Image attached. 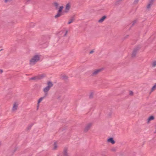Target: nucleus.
<instances>
[{
  "label": "nucleus",
  "instance_id": "obj_1",
  "mask_svg": "<svg viewBox=\"0 0 156 156\" xmlns=\"http://www.w3.org/2000/svg\"><path fill=\"white\" fill-rule=\"evenodd\" d=\"M40 56L36 55L33 56L30 60L29 64L30 65H34L40 59Z\"/></svg>",
  "mask_w": 156,
  "mask_h": 156
},
{
  "label": "nucleus",
  "instance_id": "obj_2",
  "mask_svg": "<svg viewBox=\"0 0 156 156\" xmlns=\"http://www.w3.org/2000/svg\"><path fill=\"white\" fill-rule=\"evenodd\" d=\"M47 84L48 86L43 89V91L44 93V95H45V96H47L48 92L50 90V88L53 85L51 81L48 82L47 83Z\"/></svg>",
  "mask_w": 156,
  "mask_h": 156
},
{
  "label": "nucleus",
  "instance_id": "obj_3",
  "mask_svg": "<svg viewBox=\"0 0 156 156\" xmlns=\"http://www.w3.org/2000/svg\"><path fill=\"white\" fill-rule=\"evenodd\" d=\"M141 48V47L139 45L134 48L131 55V56L132 58L135 57L137 53L139 51Z\"/></svg>",
  "mask_w": 156,
  "mask_h": 156
},
{
  "label": "nucleus",
  "instance_id": "obj_4",
  "mask_svg": "<svg viewBox=\"0 0 156 156\" xmlns=\"http://www.w3.org/2000/svg\"><path fill=\"white\" fill-rule=\"evenodd\" d=\"M103 69V68L97 69L92 72V73L90 75L91 76H95L97 75L99 73L101 72Z\"/></svg>",
  "mask_w": 156,
  "mask_h": 156
},
{
  "label": "nucleus",
  "instance_id": "obj_5",
  "mask_svg": "<svg viewBox=\"0 0 156 156\" xmlns=\"http://www.w3.org/2000/svg\"><path fill=\"white\" fill-rule=\"evenodd\" d=\"M63 8V6H62L59 7L58 10V11L57 14L55 16V18L60 17L63 15L62 10Z\"/></svg>",
  "mask_w": 156,
  "mask_h": 156
},
{
  "label": "nucleus",
  "instance_id": "obj_6",
  "mask_svg": "<svg viewBox=\"0 0 156 156\" xmlns=\"http://www.w3.org/2000/svg\"><path fill=\"white\" fill-rule=\"evenodd\" d=\"M92 126V124L91 123H90L87 124L84 128V132H87L90 129Z\"/></svg>",
  "mask_w": 156,
  "mask_h": 156
},
{
  "label": "nucleus",
  "instance_id": "obj_7",
  "mask_svg": "<svg viewBox=\"0 0 156 156\" xmlns=\"http://www.w3.org/2000/svg\"><path fill=\"white\" fill-rule=\"evenodd\" d=\"M112 113V108H110L108 109L107 111V116L108 118L111 117Z\"/></svg>",
  "mask_w": 156,
  "mask_h": 156
},
{
  "label": "nucleus",
  "instance_id": "obj_8",
  "mask_svg": "<svg viewBox=\"0 0 156 156\" xmlns=\"http://www.w3.org/2000/svg\"><path fill=\"white\" fill-rule=\"evenodd\" d=\"M18 106V104L16 102H14L13 104V106L12 108V111L15 112L17 109Z\"/></svg>",
  "mask_w": 156,
  "mask_h": 156
},
{
  "label": "nucleus",
  "instance_id": "obj_9",
  "mask_svg": "<svg viewBox=\"0 0 156 156\" xmlns=\"http://www.w3.org/2000/svg\"><path fill=\"white\" fill-rule=\"evenodd\" d=\"M107 142L110 143L112 144H114L115 143V142L112 137H110L108 138L107 140Z\"/></svg>",
  "mask_w": 156,
  "mask_h": 156
},
{
  "label": "nucleus",
  "instance_id": "obj_10",
  "mask_svg": "<svg viewBox=\"0 0 156 156\" xmlns=\"http://www.w3.org/2000/svg\"><path fill=\"white\" fill-rule=\"evenodd\" d=\"M47 96H45V95H44V96L43 97H42L41 98H40L38 100V102H37V104H38V105L37 106V109H38V107H39V105H38V104L39 103H40L41 101H42L44 99V98H45V97H46Z\"/></svg>",
  "mask_w": 156,
  "mask_h": 156
},
{
  "label": "nucleus",
  "instance_id": "obj_11",
  "mask_svg": "<svg viewBox=\"0 0 156 156\" xmlns=\"http://www.w3.org/2000/svg\"><path fill=\"white\" fill-rule=\"evenodd\" d=\"M63 155L64 156H69L68 153L67 152V149L66 148H65L63 152Z\"/></svg>",
  "mask_w": 156,
  "mask_h": 156
},
{
  "label": "nucleus",
  "instance_id": "obj_12",
  "mask_svg": "<svg viewBox=\"0 0 156 156\" xmlns=\"http://www.w3.org/2000/svg\"><path fill=\"white\" fill-rule=\"evenodd\" d=\"M106 18V16H102L99 20L98 21V22L99 23H102L105 20Z\"/></svg>",
  "mask_w": 156,
  "mask_h": 156
},
{
  "label": "nucleus",
  "instance_id": "obj_13",
  "mask_svg": "<svg viewBox=\"0 0 156 156\" xmlns=\"http://www.w3.org/2000/svg\"><path fill=\"white\" fill-rule=\"evenodd\" d=\"M154 119V117L153 116L151 115L147 119V122L148 123L150 121L153 120Z\"/></svg>",
  "mask_w": 156,
  "mask_h": 156
},
{
  "label": "nucleus",
  "instance_id": "obj_14",
  "mask_svg": "<svg viewBox=\"0 0 156 156\" xmlns=\"http://www.w3.org/2000/svg\"><path fill=\"white\" fill-rule=\"evenodd\" d=\"M75 19L74 17H72L71 19H69V21L68 23V24H69L72 23L74 20Z\"/></svg>",
  "mask_w": 156,
  "mask_h": 156
},
{
  "label": "nucleus",
  "instance_id": "obj_15",
  "mask_svg": "<svg viewBox=\"0 0 156 156\" xmlns=\"http://www.w3.org/2000/svg\"><path fill=\"white\" fill-rule=\"evenodd\" d=\"M70 4L68 3L66 5V10H69L70 9Z\"/></svg>",
  "mask_w": 156,
  "mask_h": 156
},
{
  "label": "nucleus",
  "instance_id": "obj_16",
  "mask_svg": "<svg viewBox=\"0 0 156 156\" xmlns=\"http://www.w3.org/2000/svg\"><path fill=\"white\" fill-rule=\"evenodd\" d=\"M68 77L67 76H66V75H63L62 76V79H63V80H66L67 79H68Z\"/></svg>",
  "mask_w": 156,
  "mask_h": 156
},
{
  "label": "nucleus",
  "instance_id": "obj_17",
  "mask_svg": "<svg viewBox=\"0 0 156 156\" xmlns=\"http://www.w3.org/2000/svg\"><path fill=\"white\" fill-rule=\"evenodd\" d=\"M30 80H38V77L37 76H35L34 77L31 78Z\"/></svg>",
  "mask_w": 156,
  "mask_h": 156
},
{
  "label": "nucleus",
  "instance_id": "obj_18",
  "mask_svg": "<svg viewBox=\"0 0 156 156\" xmlns=\"http://www.w3.org/2000/svg\"><path fill=\"white\" fill-rule=\"evenodd\" d=\"M156 89V83H155L154 85V86H153V87H152L151 89V91H153L154 90Z\"/></svg>",
  "mask_w": 156,
  "mask_h": 156
},
{
  "label": "nucleus",
  "instance_id": "obj_19",
  "mask_svg": "<svg viewBox=\"0 0 156 156\" xmlns=\"http://www.w3.org/2000/svg\"><path fill=\"white\" fill-rule=\"evenodd\" d=\"M53 5L57 9L58 6V4L57 2H55L53 3Z\"/></svg>",
  "mask_w": 156,
  "mask_h": 156
},
{
  "label": "nucleus",
  "instance_id": "obj_20",
  "mask_svg": "<svg viewBox=\"0 0 156 156\" xmlns=\"http://www.w3.org/2000/svg\"><path fill=\"white\" fill-rule=\"evenodd\" d=\"M117 148V147H113L112 148V149H111V150L113 152H115L116 151Z\"/></svg>",
  "mask_w": 156,
  "mask_h": 156
},
{
  "label": "nucleus",
  "instance_id": "obj_21",
  "mask_svg": "<svg viewBox=\"0 0 156 156\" xmlns=\"http://www.w3.org/2000/svg\"><path fill=\"white\" fill-rule=\"evenodd\" d=\"M37 77H38V80H40L44 77V76L43 75H41L37 76Z\"/></svg>",
  "mask_w": 156,
  "mask_h": 156
},
{
  "label": "nucleus",
  "instance_id": "obj_22",
  "mask_svg": "<svg viewBox=\"0 0 156 156\" xmlns=\"http://www.w3.org/2000/svg\"><path fill=\"white\" fill-rule=\"evenodd\" d=\"M54 147L53 149L55 150L57 147V144L56 142L54 143Z\"/></svg>",
  "mask_w": 156,
  "mask_h": 156
},
{
  "label": "nucleus",
  "instance_id": "obj_23",
  "mask_svg": "<svg viewBox=\"0 0 156 156\" xmlns=\"http://www.w3.org/2000/svg\"><path fill=\"white\" fill-rule=\"evenodd\" d=\"M137 22V20H134L133 22V23H132V27L134 25V24L136 23Z\"/></svg>",
  "mask_w": 156,
  "mask_h": 156
},
{
  "label": "nucleus",
  "instance_id": "obj_24",
  "mask_svg": "<svg viewBox=\"0 0 156 156\" xmlns=\"http://www.w3.org/2000/svg\"><path fill=\"white\" fill-rule=\"evenodd\" d=\"M32 125H33L32 124L29 125L27 127V129L28 130H30V129L31 128Z\"/></svg>",
  "mask_w": 156,
  "mask_h": 156
},
{
  "label": "nucleus",
  "instance_id": "obj_25",
  "mask_svg": "<svg viewBox=\"0 0 156 156\" xmlns=\"http://www.w3.org/2000/svg\"><path fill=\"white\" fill-rule=\"evenodd\" d=\"M154 0H150L149 3L152 5L153 4Z\"/></svg>",
  "mask_w": 156,
  "mask_h": 156
},
{
  "label": "nucleus",
  "instance_id": "obj_26",
  "mask_svg": "<svg viewBox=\"0 0 156 156\" xmlns=\"http://www.w3.org/2000/svg\"><path fill=\"white\" fill-rule=\"evenodd\" d=\"M156 66V61H154L152 64L153 67H155Z\"/></svg>",
  "mask_w": 156,
  "mask_h": 156
},
{
  "label": "nucleus",
  "instance_id": "obj_27",
  "mask_svg": "<svg viewBox=\"0 0 156 156\" xmlns=\"http://www.w3.org/2000/svg\"><path fill=\"white\" fill-rule=\"evenodd\" d=\"M94 94L93 93H91L89 95V98L90 99L92 98L93 97Z\"/></svg>",
  "mask_w": 156,
  "mask_h": 156
},
{
  "label": "nucleus",
  "instance_id": "obj_28",
  "mask_svg": "<svg viewBox=\"0 0 156 156\" xmlns=\"http://www.w3.org/2000/svg\"><path fill=\"white\" fill-rule=\"evenodd\" d=\"M68 30H66L65 31V33L64 34V35H63V37H66L67 36V34L68 33Z\"/></svg>",
  "mask_w": 156,
  "mask_h": 156
},
{
  "label": "nucleus",
  "instance_id": "obj_29",
  "mask_svg": "<svg viewBox=\"0 0 156 156\" xmlns=\"http://www.w3.org/2000/svg\"><path fill=\"white\" fill-rule=\"evenodd\" d=\"M139 0H134V1L133 2V4H137L139 2Z\"/></svg>",
  "mask_w": 156,
  "mask_h": 156
},
{
  "label": "nucleus",
  "instance_id": "obj_30",
  "mask_svg": "<svg viewBox=\"0 0 156 156\" xmlns=\"http://www.w3.org/2000/svg\"><path fill=\"white\" fill-rule=\"evenodd\" d=\"M152 5H151L150 4H148L147 5V9H150L151 7V6Z\"/></svg>",
  "mask_w": 156,
  "mask_h": 156
},
{
  "label": "nucleus",
  "instance_id": "obj_31",
  "mask_svg": "<svg viewBox=\"0 0 156 156\" xmlns=\"http://www.w3.org/2000/svg\"><path fill=\"white\" fill-rule=\"evenodd\" d=\"M129 36V35H127L126 36H125L123 38V40H125L126 39V38H128Z\"/></svg>",
  "mask_w": 156,
  "mask_h": 156
},
{
  "label": "nucleus",
  "instance_id": "obj_32",
  "mask_svg": "<svg viewBox=\"0 0 156 156\" xmlns=\"http://www.w3.org/2000/svg\"><path fill=\"white\" fill-rule=\"evenodd\" d=\"M133 92L131 91H129V95H133Z\"/></svg>",
  "mask_w": 156,
  "mask_h": 156
},
{
  "label": "nucleus",
  "instance_id": "obj_33",
  "mask_svg": "<svg viewBox=\"0 0 156 156\" xmlns=\"http://www.w3.org/2000/svg\"><path fill=\"white\" fill-rule=\"evenodd\" d=\"M94 51L93 50H92L90 52V54H91L93 53L94 52Z\"/></svg>",
  "mask_w": 156,
  "mask_h": 156
},
{
  "label": "nucleus",
  "instance_id": "obj_34",
  "mask_svg": "<svg viewBox=\"0 0 156 156\" xmlns=\"http://www.w3.org/2000/svg\"><path fill=\"white\" fill-rule=\"evenodd\" d=\"M26 0V4L28 3L30 1V0Z\"/></svg>",
  "mask_w": 156,
  "mask_h": 156
},
{
  "label": "nucleus",
  "instance_id": "obj_35",
  "mask_svg": "<svg viewBox=\"0 0 156 156\" xmlns=\"http://www.w3.org/2000/svg\"><path fill=\"white\" fill-rule=\"evenodd\" d=\"M65 31V30H62V31H60V32H59V33H63V32H64Z\"/></svg>",
  "mask_w": 156,
  "mask_h": 156
},
{
  "label": "nucleus",
  "instance_id": "obj_36",
  "mask_svg": "<svg viewBox=\"0 0 156 156\" xmlns=\"http://www.w3.org/2000/svg\"><path fill=\"white\" fill-rule=\"evenodd\" d=\"M3 70L2 69H0V74L2 73L3 72Z\"/></svg>",
  "mask_w": 156,
  "mask_h": 156
},
{
  "label": "nucleus",
  "instance_id": "obj_37",
  "mask_svg": "<svg viewBox=\"0 0 156 156\" xmlns=\"http://www.w3.org/2000/svg\"><path fill=\"white\" fill-rule=\"evenodd\" d=\"M8 1V0H5V2L6 3Z\"/></svg>",
  "mask_w": 156,
  "mask_h": 156
},
{
  "label": "nucleus",
  "instance_id": "obj_38",
  "mask_svg": "<svg viewBox=\"0 0 156 156\" xmlns=\"http://www.w3.org/2000/svg\"><path fill=\"white\" fill-rule=\"evenodd\" d=\"M155 129H156V130H155V131L154 132V133H156V126Z\"/></svg>",
  "mask_w": 156,
  "mask_h": 156
},
{
  "label": "nucleus",
  "instance_id": "obj_39",
  "mask_svg": "<svg viewBox=\"0 0 156 156\" xmlns=\"http://www.w3.org/2000/svg\"><path fill=\"white\" fill-rule=\"evenodd\" d=\"M61 98V96H59V97H58V98Z\"/></svg>",
  "mask_w": 156,
  "mask_h": 156
},
{
  "label": "nucleus",
  "instance_id": "obj_40",
  "mask_svg": "<svg viewBox=\"0 0 156 156\" xmlns=\"http://www.w3.org/2000/svg\"><path fill=\"white\" fill-rule=\"evenodd\" d=\"M102 156H106V155H102Z\"/></svg>",
  "mask_w": 156,
  "mask_h": 156
},
{
  "label": "nucleus",
  "instance_id": "obj_41",
  "mask_svg": "<svg viewBox=\"0 0 156 156\" xmlns=\"http://www.w3.org/2000/svg\"><path fill=\"white\" fill-rule=\"evenodd\" d=\"M1 142H0V145H1Z\"/></svg>",
  "mask_w": 156,
  "mask_h": 156
},
{
  "label": "nucleus",
  "instance_id": "obj_42",
  "mask_svg": "<svg viewBox=\"0 0 156 156\" xmlns=\"http://www.w3.org/2000/svg\"><path fill=\"white\" fill-rule=\"evenodd\" d=\"M2 50V49H1V50H0V51H1V50Z\"/></svg>",
  "mask_w": 156,
  "mask_h": 156
},
{
  "label": "nucleus",
  "instance_id": "obj_43",
  "mask_svg": "<svg viewBox=\"0 0 156 156\" xmlns=\"http://www.w3.org/2000/svg\"><path fill=\"white\" fill-rule=\"evenodd\" d=\"M16 149H15V151H16Z\"/></svg>",
  "mask_w": 156,
  "mask_h": 156
},
{
  "label": "nucleus",
  "instance_id": "obj_44",
  "mask_svg": "<svg viewBox=\"0 0 156 156\" xmlns=\"http://www.w3.org/2000/svg\"><path fill=\"white\" fill-rule=\"evenodd\" d=\"M62 130V129H60V130Z\"/></svg>",
  "mask_w": 156,
  "mask_h": 156
},
{
  "label": "nucleus",
  "instance_id": "obj_45",
  "mask_svg": "<svg viewBox=\"0 0 156 156\" xmlns=\"http://www.w3.org/2000/svg\"><path fill=\"white\" fill-rule=\"evenodd\" d=\"M66 12H67V11H66Z\"/></svg>",
  "mask_w": 156,
  "mask_h": 156
},
{
  "label": "nucleus",
  "instance_id": "obj_46",
  "mask_svg": "<svg viewBox=\"0 0 156 156\" xmlns=\"http://www.w3.org/2000/svg\"><path fill=\"white\" fill-rule=\"evenodd\" d=\"M58 156H60V155H58Z\"/></svg>",
  "mask_w": 156,
  "mask_h": 156
}]
</instances>
